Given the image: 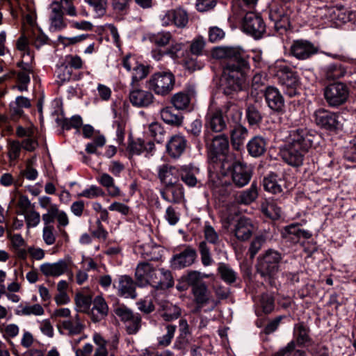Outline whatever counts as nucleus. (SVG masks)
<instances>
[{
  "label": "nucleus",
  "mask_w": 356,
  "mask_h": 356,
  "mask_svg": "<svg viewBox=\"0 0 356 356\" xmlns=\"http://www.w3.org/2000/svg\"><path fill=\"white\" fill-rule=\"evenodd\" d=\"M156 289H167L174 285V280L170 270L165 268L156 270L151 284Z\"/></svg>",
  "instance_id": "c85d7f7f"
},
{
  "label": "nucleus",
  "mask_w": 356,
  "mask_h": 356,
  "mask_svg": "<svg viewBox=\"0 0 356 356\" xmlns=\"http://www.w3.org/2000/svg\"><path fill=\"white\" fill-rule=\"evenodd\" d=\"M253 230L252 220L245 217H241L234 225L233 233L238 240L245 241L251 237Z\"/></svg>",
  "instance_id": "a878e982"
},
{
  "label": "nucleus",
  "mask_w": 356,
  "mask_h": 356,
  "mask_svg": "<svg viewBox=\"0 0 356 356\" xmlns=\"http://www.w3.org/2000/svg\"><path fill=\"white\" fill-rule=\"evenodd\" d=\"M55 229L54 226H44L42 230V239L44 242L51 245L56 242Z\"/></svg>",
  "instance_id": "680f3d73"
},
{
  "label": "nucleus",
  "mask_w": 356,
  "mask_h": 356,
  "mask_svg": "<svg viewBox=\"0 0 356 356\" xmlns=\"http://www.w3.org/2000/svg\"><path fill=\"white\" fill-rule=\"evenodd\" d=\"M72 70H70V66L65 64H62L58 66L56 70V74L58 78L59 84H63L66 81H69L72 77Z\"/></svg>",
  "instance_id": "3c124183"
},
{
  "label": "nucleus",
  "mask_w": 356,
  "mask_h": 356,
  "mask_svg": "<svg viewBox=\"0 0 356 356\" xmlns=\"http://www.w3.org/2000/svg\"><path fill=\"white\" fill-rule=\"evenodd\" d=\"M88 316L93 323L103 320L108 312V307L105 299L101 296L95 297Z\"/></svg>",
  "instance_id": "393cba45"
},
{
  "label": "nucleus",
  "mask_w": 356,
  "mask_h": 356,
  "mask_svg": "<svg viewBox=\"0 0 356 356\" xmlns=\"http://www.w3.org/2000/svg\"><path fill=\"white\" fill-rule=\"evenodd\" d=\"M291 54L299 60H306L312 55V43L305 40H297L293 41L291 46Z\"/></svg>",
  "instance_id": "2f4dec72"
},
{
  "label": "nucleus",
  "mask_w": 356,
  "mask_h": 356,
  "mask_svg": "<svg viewBox=\"0 0 356 356\" xmlns=\"http://www.w3.org/2000/svg\"><path fill=\"white\" fill-rule=\"evenodd\" d=\"M51 11L49 16L51 31H59L64 29L67 26V24L64 21L63 11L62 6L57 1H54L51 4Z\"/></svg>",
  "instance_id": "c756f323"
},
{
  "label": "nucleus",
  "mask_w": 356,
  "mask_h": 356,
  "mask_svg": "<svg viewBox=\"0 0 356 356\" xmlns=\"http://www.w3.org/2000/svg\"><path fill=\"white\" fill-rule=\"evenodd\" d=\"M222 112L226 114L236 113L239 118L242 114L238 106L232 103L227 102L222 109L209 110L205 118V127L209 132V130L213 132H221L227 127L226 122L222 116Z\"/></svg>",
  "instance_id": "20e7f679"
},
{
  "label": "nucleus",
  "mask_w": 356,
  "mask_h": 356,
  "mask_svg": "<svg viewBox=\"0 0 356 356\" xmlns=\"http://www.w3.org/2000/svg\"><path fill=\"white\" fill-rule=\"evenodd\" d=\"M44 312V309L40 304L29 305V304H20L17 306L15 314L19 316H41Z\"/></svg>",
  "instance_id": "ea45409f"
},
{
  "label": "nucleus",
  "mask_w": 356,
  "mask_h": 356,
  "mask_svg": "<svg viewBox=\"0 0 356 356\" xmlns=\"http://www.w3.org/2000/svg\"><path fill=\"white\" fill-rule=\"evenodd\" d=\"M309 329L304 323H301L296 325L294 328V334L297 338V341L300 345H304L309 341Z\"/></svg>",
  "instance_id": "09e8293b"
},
{
  "label": "nucleus",
  "mask_w": 356,
  "mask_h": 356,
  "mask_svg": "<svg viewBox=\"0 0 356 356\" xmlns=\"http://www.w3.org/2000/svg\"><path fill=\"white\" fill-rule=\"evenodd\" d=\"M56 214H57V205L56 204L51 205L50 207L48 208L47 212L46 213H44L42 216L44 226H53L51 224L52 222H54V221L56 218Z\"/></svg>",
  "instance_id": "0e129e2a"
},
{
  "label": "nucleus",
  "mask_w": 356,
  "mask_h": 356,
  "mask_svg": "<svg viewBox=\"0 0 356 356\" xmlns=\"http://www.w3.org/2000/svg\"><path fill=\"white\" fill-rule=\"evenodd\" d=\"M203 234L204 240L199 243L198 250L202 264L207 267L211 266L214 263L209 244L216 247L220 244L221 239L218 232L208 222H206L204 224Z\"/></svg>",
  "instance_id": "7ed1b4c3"
},
{
  "label": "nucleus",
  "mask_w": 356,
  "mask_h": 356,
  "mask_svg": "<svg viewBox=\"0 0 356 356\" xmlns=\"http://www.w3.org/2000/svg\"><path fill=\"white\" fill-rule=\"evenodd\" d=\"M58 328L60 333H62L60 329H63L68 335L74 336L81 334L85 328V325L80 316L76 314L70 318L63 321Z\"/></svg>",
  "instance_id": "7c9ffc66"
},
{
  "label": "nucleus",
  "mask_w": 356,
  "mask_h": 356,
  "mask_svg": "<svg viewBox=\"0 0 356 356\" xmlns=\"http://www.w3.org/2000/svg\"><path fill=\"white\" fill-rule=\"evenodd\" d=\"M179 177L181 181L188 187L202 185L200 170L195 165L189 164L181 167Z\"/></svg>",
  "instance_id": "a211bd4d"
},
{
  "label": "nucleus",
  "mask_w": 356,
  "mask_h": 356,
  "mask_svg": "<svg viewBox=\"0 0 356 356\" xmlns=\"http://www.w3.org/2000/svg\"><path fill=\"white\" fill-rule=\"evenodd\" d=\"M316 125L327 130H335L338 128L339 121L337 113L323 108L315 112Z\"/></svg>",
  "instance_id": "6ab92c4d"
},
{
  "label": "nucleus",
  "mask_w": 356,
  "mask_h": 356,
  "mask_svg": "<svg viewBox=\"0 0 356 356\" xmlns=\"http://www.w3.org/2000/svg\"><path fill=\"white\" fill-rule=\"evenodd\" d=\"M194 96L195 91L193 90L187 92L182 91L175 94L171 102L177 110H184L188 106L192 97Z\"/></svg>",
  "instance_id": "e433bc0d"
},
{
  "label": "nucleus",
  "mask_w": 356,
  "mask_h": 356,
  "mask_svg": "<svg viewBox=\"0 0 356 356\" xmlns=\"http://www.w3.org/2000/svg\"><path fill=\"white\" fill-rule=\"evenodd\" d=\"M147 74V71L143 65L137 64L133 69L132 83L144 79Z\"/></svg>",
  "instance_id": "338daca9"
},
{
  "label": "nucleus",
  "mask_w": 356,
  "mask_h": 356,
  "mask_svg": "<svg viewBox=\"0 0 356 356\" xmlns=\"http://www.w3.org/2000/svg\"><path fill=\"white\" fill-rule=\"evenodd\" d=\"M176 325H167L166 330L167 332L162 337L158 338V343L161 346H168L170 344L172 338L174 337L175 331H176Z\"/></svg>",
  "instance_id": "4d7b16f0"
},
{
  "label": "nucleus",
  "mask_w": 356,
  "mask_h": 356,
  "mask_svg": "<svg viewBox=\"0 0 356 356\" xmlns=\"http://www.w3.org/2000/svg\"><path fill=\"white\" fill-rule=\"evenodd\" d=\"M136 282L128 275H120L117 282L113 283V287L116 289L119 296L124 298L135 299L137 296L136 292Z\"/></svg>",
  "instance_id": "f3484780"
},
{
  "label": "nucleus",
  "mask_w": 356,
  "mask_h": 356,
  "mask_svg": "<svg viewBox=\"0 0 356 356\" xmlns=\"http://www.w3.org/2000/svg\"><path fill=\"white\" fill-rule=\"evenodd\" d=\"M187 140L180 134L172 136L166 144V150L168 154L174 159L179 158L185 151Z\"/></svg>",
  "instance_id": "cd10ccee"
},
{
  "label": "nucleus",
  "mask_w": 356,
  "mask_h": 356,
  "mask_svg": "<svg viewBox=\"0 0 356 356\" xmlns=\"http://www.w3.org/2000/svg\"><path fill=\"white\" fill-rule=\"evenodd\" d=\"M164 218L169 225L174 226L179 221L180 215L174 207L169 206L165 210Z\"/></svg>",
  "instance_id": "e2e57ef3"
},
{
  "label": "nucleus",
  "mask_w": 356,
  "mask_h": 356,
  "mask_svg": "<svg viewBox=\"0 0 356 356\" xmlns=\"http://www.w3.org/2000/svg\"><path fill=\"white\" fill-rule=\"evenodd\" d=\"M245 115L250 126L259 125L263 119L259 107L257 104H248L245 109Z\"/></svg>",
  "instance_id": "58836bf2"
},
{
  "label": "nucleus",
  "mask_w": 356,
  "mask_h": 356,
  "mask_svg": "<svg viewBox=\"0 0 356 356\" xmlns=\"http://www.w3.org/2000/svg\"><path fill=\"white\" fill-rule=\"evenodd\" d=\"M28 229L37 227L40 222V215L39 212L31 209L29 211L23 214Z\"/></svg>",
  "instance_id": "603ef678"
},
{
  "label": "nucleus",
  "mask_w": 356,
  "mask_h": 356,
  "mask_svg": "<svg viewBox=\"0 0 356 356\" xmlns=\"http://www.w3.org/2000/svg\"><path fill=\"white\" fill-rule=\"evenodd\" d=\"M34 159H29L26 163V168L20 172V175L24 177L26 179L34 181L38 176V170L33 167Z\"/></svg>",
  "instance_id": "6e6d98bb"
},
{
  "label": "nucleus",
  "mask_w": 356,
  "mask_h": 356,
  "mask_svg": "<svg viewBox=\"0 0 356 356\" xmlns=\"http://www.w3.org/2000/svg\"><path fill=\"white\" fill-rule=\"evenodd\" d=\"M196 250L191 245H186L179 253L173 255L171 266L175 269H182L195 263L197 258Z\"/></svg>",
  "instance_id": "4468645a"
},
{
  "label": "nucleus",
  "mask_w": 356,
  "mask_h": 356,
  "mask_svg": "<svg viewBox=\"0 0 356 356\" xmlns=\"http://www.w3.org/2000/svg\"><path fill=\"white\" fill-rule=\"evenodd\" d=\"M158 177L163 186L179 183V170L172 165L163 164L157 168Z\"/></svg>",
  "instance_id": "5701e85b"
},
{
  "label": "nucleus",
  "mask_w": 356,
  "mask_h": 356,
  "mask_svg": "<svg viewBox=\"0 0 356 356\" xmlns=\"http://www.w3.org/2000/svg\"><path fill=\"white\" fill-rule=\"evenodd\" d=\"M149 134L158 143L163 142L165 139V131L164 128L159 122H152L148 127Z\"/></svg>",
  "instance_id": "de8ad7c7"
},
{
  "label": "nucleus",
  "mask_w": 356,
  "mask_h": 356,
  "mask_svg": "<svg viewBox=\"0 0 356 356\" xmlns=\"http://www.w3.org/2000/svg\"><path fill=\"white\" fill-rule=\"evenodd\" d=\"M204 141L208 152L210 162L217 163L220 156H225L229 151L228 138L225 134L211 137L209 132L204 131Z\"/></svg>",
  "instance_id": "423d86ee"
},
{
  "label": "nucleus",
  "mask_w": 356,
  "mask_h": 356,
  "mask_svg": "<svg viewBox=\"0 0 356 356\" xmlns=\"http://www.w3.org/2000/svg\"><path fill=\"white\" fill-rule=\"evenodd\" d=\"M260 305L264 313H270L274 309V298L272 295L262 294L260 298Z\"/></svg>",
  "instance_id": "bf43d9fd"
},
{
  "label": "nucleus",
  "mask_w": 356,
  "mask_h": 356,
  "mask_svg": "<svg viewBox=\"0 0 356 356\" xmlns=\"http://www.w3.org/2000/svg\"><path fill=\"white\" fill-rule=\"evenodd\" d=\"M242 27L245 33L255 39L262 38L266 33V24L263 19L252 11L246 13L243 18Z\"/></svg>",
  "instance_id": "9b49d317"
},
{
  "label": "nucleus",
  "mask_w": 356,
  "mask_h": 356,
  "mask_svg": "<svg viewBox=\"0 0 356 356\" xmlns=\"http://www.w3.org/2000/svg\"><path fill=\"white\" fill-rule=\"evenodd\" d=\"M336 20L346 22L348 21L356 22V12L347 11L343 7V10L337 13Z\"/></svg>",
  "instance_id": "774afa93"
},
{
  "label": "nucleus",
  "mask_w": 356,
  "mask_h": 356,
  "mask_svg": "<svg viewBox=\"0 0 356 356\" xmlns=\"http://www.w3.org/2000/svg\"><path fill=\"white\" fill-rule=\"evenodd\" d=\"M156 270V269L148 262L144 261L139 263L136 266L135 272L137 285L140 287L150 285Z\"/></svg>",
  "instance_id": "412c9836"
},
{
  "label": "nucleus",
  "mask_w": 356,
  "mask_h": 356,
  "mask_svg": "<svg viewBox=\"0 0 356 356\" xmlns=\"http://www.w3.org/2000/svg\"><path fill=\"white\" fill-rule=\"evenodd\" d=\"M346 70L340 64H330L326 68V76L328 79H337L345 76Z\"/></svg>",
  "instance_id": "49530a36"
},
{
  "label": "nucleus",
  "mask_w": 356,
  "mask_h": 356,
  "mask_svg": "<svg viewBox=\"0 0 356 356\" xmlns=\"http://www.w3.org/2000/svg\"><path fill=\"white\" fill-rule=\"evenodd\" d=\"M302 223H291L284 227L282 229V236L287 241L296 243L300 238L308 239L311 234L309 231H306L300 228Z\"/></svg>",
  "instance_id": "4be33fe9"
},
{
  "label": "nucleus",
  "mask_w": 356,
  "mask_h": 356,
  "mask_svg": "<svg viewBox=\"0 0 356 356\" xmlns=\"http://www.w3.org/2000/svg\"><path fill=\"white\" fill-rule=\"evenodd\" d=\"M148 40L153 44L163 47L169 44L172 40V34L168 31H161L156 33H149L147 35Z\"/></svg>",
  "instance_id": "c03bdc74"
},
{
  "label": "nucleus",
  "mask_w": 356,
  "mask_h": 356,
  "mask_svg": "<svg viewBox=\"0 0 356 356\" xmlns=\"http://www.w3.org/2000/svg\"><path fill=\"white\" fill-rule=\"evenodd\" d=\"M160 19L163 26L175 24L178 28H184L188 22L186 11L181 8L170 10L160 15Z\"/></svg>",
  "instance_id": "dca6fc26"
},
{
  "label": "nucleus",
  "mask_w": 356,
  "mask_h": 356,
  "mask_svg": "<svg viewBox=\"0 0 356 356\" xmlns=\"http://www.w3.org/2000/svg\"><path fill=\"white\" fill-rule=\"evenodd\" d=\"M160 195L165 201L177 204L181 202L184 197V188L179 183L163 186L160 189Z\"/></svg>",
  "instance_id": "b1692460"
},
{
  "label": "nucleus",
  "mask_w": 356,
  "mask_h": 356,
  "mask_svg": "<svg viewBox=\"0 0 356 356\" xmlns=\"http://www.w3.org/2000/svg\"><path fill=\"white\" fill-rule=\"evenodd\" d=\"M218 272L221 279L227 284L234 283L237 277L236 273L227 264L220 262L218 264Z\"/></svg>",
  "instance_id": "79ce46f5"
},
{
  "label": "nucleus",
  "mask_w": 356,
  "mask_h": 356,
  "mask_svg": "<svg viewBox=\"0 0 356 356\" xmlns=\"http://www.w3.org/2000/svg\"><path fill=\"white\" fill-rule=\"evenodd\" d=\"M259 196V186L256 181H252L250 188L241 191L236 196V202L240 204L249 205L254 202Z\"/></svg>",
  "instance_id": "72a5a7b5"
},
{
  "label": "nucleus",
  "mask_w": 356,
  "mask_h": 356,
  "mask_svg": "<svg viewBox=\"0 0 356 356\" xmlns=\"http://www.w3.org/2000/svg\"><path fill=\"white\" fill-rule=\"evenodd\" d=\"M281 179H277V175L274 172H270L263 179V186L266 191L273 194L282 193V188L280 184Z\"/></svg>",
  "instance_id": "4c0bfd02"
},
{
  "label": "nucleus",
  "mask_w": 356,
  "mask_h": 356,
  "mask_svg": "<svg viewBox=\"0 0 356 356\" xmlns=\"http://www.w3.org/2000/svg\"><path fill=\"white\" fill-rule=\"evenodd\" d=\"M104 195V192L100 187L96 185H91L89 188L83 190L79 193L78 197L94 199L99 196H103Z\"/></svg>",
  "instance_id": "864d4df0"
},
{
  "label": "nucleus",
  "mask_w": 356,
  "mask_h": 356,
  "mask_svg": "<svg viewBox=\"0 0 356 356\" xmlns=\"http://www.w3.org/2000/svg\"><path fill=\"white\" fill-rule=\"evenodd\" d=\"M349 96V90L343 83L330 84L324 89V97L329 106L337 107L344 104Z\"/></svg>",
  "instance_id": "1a4fd4ad"
},
{
  "label": "nucleus",
  "mask_w": 356,
  "mask_h": 356,
  "mask_svg": "<svg viewBox=\"0 0 356 356\" xmlns=\"http://www.w3.org/2000/svg\"><path fill=\"white\" fill-rule=\"evenodd\" d=\"M154 99L153 94L148 90L135 88L129 92V100L133 106L142 108L150 106Z\"/></svg>",
  "instance_id": "bb28decb"
},
{
  "label": "nucleus",
  "mask_w": 356,
  "mask_h": 356,
  "mask_svg": "<svg viewBox=\"0 0 356 356\" xmlns=\"http://www.w3.org/2000/svg\"><path fill=\"white\" fill-rule=\"evenodd\" d=\"M98 16H102L106 13V0H85Z\"/></svg>",
  "instance_id": "052dcab7"
},
{
  "label": "nucleus",
  "mask_w": 356,
  "mask_h": 356,
  "mask_svg": "<svg viewBox=\"0 0 356 356\" xmlns=\"http://www.w3.org/2000/svg\"><path fill=\"white\" fill-rule=\"evenodd\" d=\"M282 254L273 249H268L260 254L257 260L256 268L263 277H274L280 269Z\"/></svg>",
  "instance_id": "39448f33"
},
{
  "label": "nucleus",
  "mask_w": 356,
  "mask_h": 356,
  "mask_svg": "<svg viewBox=\"0 0 356 356\" xmlns=\"http://www.w3.org/2000/svg\"><path fill=\"white\" fill-rule=\"evenodd\" d=\"M175 76L170 71L158 72L153 74L147 82L148 88L158 95L165 96L173 89Z\"/></svg>",
  "instance_id": "0eeeda50"
},
{
  "label": "nucleus",
  "mask_w": 356,
  "mask_h": 356,
  "mask_svg": "<svg viewBox=\"0 0 356 356\" xmlns=\"http://www.w3.org/2000/svg\"><path fill=\"white\" fill-rule=\"evenodd\" d=\"M342 10H343V6L341 4H338L333 7L325 6L318 8L316 16L321 18L325 17L332 21L336 20L337 13Z\"/></svg>",
  "instance_id": "37998d69"
},
{
  "label": "nucleus",
  "mask_w": 356,
  "mask_h": 356,
  "mask_svg": "<svg viewBox=\"0 0 356 356\" xmlns=\"http://www.w3.org/2000/svg\"><path fill=\"white\" fill-rule=\"evenodd\" d=\"M265 242L266 237L264 235H258L253 238L248 249V254L251 259H253L255 257V255L261 249Z\"/></svg>",
  "instance_id": "8fccbe9b"
},
{
  "label": "nucleus",
  "mask_w": 356,
  "mask_h": 356,
  "mask_svg": "<svg viewBox=\"0 0 356 356\" xmlns=\"http://www.w3.org/2000/svg\"><path fill=\"white\" fill-rule=\"evenodd\" d=\"M291 136V141L280 147V155L288 165L298 167L302 165L305 154L312 147V134L307 129H297Z\"/></svg>",
  "instance_id": "f03ea898"
},
{
  "label": "nucleus",
  "mask_w": 356,
  "mask_h": 356,
  "mask_svg": "<svg viewBox=\"0 0 356 356\" xmlns=\"http://www.w3.org/2000/svg\"><path fill=\"white\" fill-rule=\"evenodd\" d=\"M262 211L271 219L276 220L281 217V209L273 204H269L266 207H262Z\"/></svg>",
  "instance_id": "69168bd1"
},
{
  "label": "nucleus",
  "mask_w": 356,
  "mask_h": 356,
  "mask_svg": "<svg viewBox=\"0 0 356 356\" xmlns=\"http://www.w3.org/2000/svg\"><path fill=\"white\" fill-rule=\"evenodd\" d=\"M177 109L171 106H167L161 110V119L168 124L179 126L182 123L183 117Z\"/></svg>",
  "instance_id": "c9c22d12"
},
{
  "label": "nucleus",
  "mask_w": 356,
  "mask_h": 356,
  "mask_svg": "<svg viewBox=\"0 0 356 356\" xmlns=\"http://www.w3.org/2000/svg\"><path fill=\"white\" fill-rule=\"evenodd\" d=\"M196 277H191L190 282H186L191 287V293L194 298V302L197 305V310L210 302L211 293L205 282H197Z\"/></svg>",
  "instance_id": "ddd939ff"
},
{
  "label": "nucleus",
  "mask_w": 356,
  "mask_h": 356,
  "mask_svg": "<svg viewBox=\"0 0 356 356\" xmlns=\"http://www.w3.org/2000/svg\"><path fill=\"white\" fill-rule=\"evenodd\" d=\"M230 175L233 184L242 188L248 184L252 177V168L244 162L234 161L229 167Z\"/></svg>",
  "instance_id": "f8f14e48"
},
{
  "label": "nucleus",
  "mask_w": 356,
  "mask_h": 356,
  "mask_svg": "<svg viewBox=\"0 0 356 356\" xmlns=\"http://www.w3.org/2000/svg\"><path fill=\"white\" fill-rule=\"evenodd\" d=\"M163 249L153 242L143 244L138 248V253L146 260L158 261L162 257Z\"/></svg>",
  "instance_id": "473e14b6"
},
{
  "label": "nucleus",
  "mask_w": 356,
  "mask_h": 356,
  "mask_svg": "<svg viewBox=\"0 0 356 356\" xmlns=\"http://www.w3.org/2000/svg\"><path fill=\"white\" fill-rule=\"evenodd\" d=\"M294 341L289 342L287 346L275 354V356H305V352L302 350L294 351Z\"/></svg>",
  "instance_id": "5fc2aeb1"
},
{
  "label": "nucleus",
  "mask_w": 356,
  "mask_h": 356,
  "mask_svg": "<svg viewBox=\"0 0 356 356\" xmlns=\"http://www.w3.org/2000/svg\"><path fill=\"white\" fill-rule=\"evenodd\" d=\"M113 312L123 322L129 334H135L139 331L141 327V316L139 314L134 313L124 305L115 306Z\"/></svg>",
  "instance_id": "6e6552de"
},
{
  "label": "nucleus",
  "mask_w": 356,
  "mask_h": 356,
  "mask_svg": "<svg viewBox=\"0 0 356 356\" xmlns=\"http://www.w3.org/2000/svg\"><path fill=\"white\" fill-rule=\"evenodd\" d=\"M269 18L271 21L275 22V26L276 27L279 26V23L286 19V17L284 15V10L281 7L270 8L269 12Z\"/></svg>",
  "instance_id": "13d9d810"
},
{
  "label": "nucleus",
  "mask_w": 356,
  "mask_h": 356,
  "mask_svg": "<svg viewBox=\"0 0 356 356\" xmlns=\"http://www.w3.org/2000/svg\"><path fill=\"white\" fill-rule=\"evenodd\" d=\"M266 139L261 136L253 137L247 144L248 153L252 157H259L262 156L266 151Z\"/></svg>",
  "instance_id": "f704fd0d"
},
{
  "label": "nucleus",
  "mask_w": 356,
  "mask_h": 356,
  "mask_svg": "<svg viewBox=\"0 0 356 356\" xmlns=\"http://www.w3.org/2000/svg\"><path fill=\"white\" fill-rule=\"evenodd\" d=\"M92 301V296L90 295L79 293L75 296V303L78 312L87 314L88 315L90 313Z\"/></svg>",
  "instance_id": "a19ab883"
},
{
  "label": "nucleus",
  "mask_w": 356,
  "mask_h": 356,
  "mask_svg": "<svg viewBox=\"0 0 356 356\" xmlns=\"http://www.w3.org/2000/svg\"><path fill=\"white\" fill-rule=\"evenodd\" d=\"M71 264L70 259H60L57 262L41 264L40 270L45 276L59 277L68 271Z\"/></svg>",
  "instance_id": "aec40b11"
},
{
  "label": "nucleus",
  "mask_w": 356,
  "mask_h": 356,
  "mask_svg": "<svg viewBox=\"0 0 356 356\" xmlns=\"http://www.w3.org/2000/svg\"><path fill=\"white\" fill-rule=\"evenodd\" d=\"M265 102L273 112L282 113L284 110V99L280 90L274 86H268L264 90Z\"/></svg>",
  "instance_id": "2eb2a0df"
},
{
  "label": "nucleus",
  "mask_w": 356,
  "mask_h": 356,
  "mask_svg": "<svg viewBox=\"0 0 356 356\" xmlns=\"http://www.w3.org/2000/svg\"><path fill=\"white\" fill-rule=\"evenodd\" d=\"M212 56L224 60L221 78L224 94L230 95L245 89L250 68L246 53L239 47H218L213 49Z\"/></svg>",
  "instance_id": "f257e3e1"
},
{
  "label": "nucleus",
  "mask_w": 356,
  "mask_h": 356,
  "mask_svg": "<svg viewBox=\"0 0 356 356\" xmlns=\"http://www.w3.org/2000/svg\"><path fill=\"white\" fill-rule=\"evenodd\" d=\"M277 76L285 95L292 97L298 94V78L296 72L286 65H280Z\"/></svg>",
  "instance_id": "9d476101"
},
{
  "label": "nucleus",
  "mask_w": 356,
  "mask_h": 356,
  "mask_svg": "<svg viewBox=\"0 0 356 356\" xmlns=\"http://www.w3.org/2000/svg\"><path fill=\"white\" fill-rule=\"evenodd\" d=\"M248 136V129L241 125L236 126L231 131V140L234 147L238 148Z\"/></svg>",
  "instance_id": "a18cd8bd"
}]
</instances>
